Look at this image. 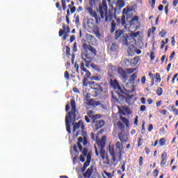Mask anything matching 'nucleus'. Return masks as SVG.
<instances>
[{
  "label": "nucleus",
  "mask_w": 178,
  "mask_h": 178,
  "mask_svg": "<svg viewBox=\"0 0 178 178\" xmlns=\"http://www.w3.org/2000/svg\"><path fill=\"white\" fill-rule=\"evenodd\" d=\"M81 143H83V147H86L87 144H88V139L86 136H84L83 138L81 136L78 137L77 147L79 151H82V155H83V156H87L88 155V149H87V147L83 149Z\"/></svg>",
  "instance_id": "nucleus-8"
},
{
  "label": "nucleus",
  "mask_w": 178,
  "mask_h": 178,
  "mask_svg": "<svg viewBox=\"0 0 178 178\" xmlns=\"http://www.w3.org/2000/svg\"><path fill=\"white\" fill-rule=\"evenodd\" d=\"M82 48L84 51L81 53V59L86 63V67H90V63L94 60L97 56V50L94 47L87 43H83Z\"/></svg>",
  "instance_id": "nucleus-2"
},
{
  "label": "nucleus",
  "mask_w": 178,
  "mask_h": 178,
  "mask_svg": "<svg viewBox=\"0 0 178 178\" xmlns=\"http://www.w3.org/2000/svg\"><path fill=\"white\" fill-rule=\"evenodd\" d=\"M117 73H118V74L120 75V77H121L122 79H124V80H126V79H127L126 70L124 71V70H123V68H122V67H119L117 69Z\"/></svg>",
  "instance_id": "nucleus-16"
},
{
  "label": "nucleus",
  "mask_w": 178,
  "mask_h": 178,
  "mask_svg": "<svg viewBox=\"0 0 178 178\" xmlns=\"http://www.w3.org/2000/svg\"><path fill=\"white\" fill-rule=\"evenodd\" d=\"M149 31H151L152 34H155V31H156V28L155 26H152V29H149Z\"/></svg>",
  "instance_id": "nucleus-54"
},
{
  "label": "nucleus",
  "mask_w": 178,
  "mask_h": 178,
  "mask_svg": "<svg viewBox=\"0 0 178 178\" xmlns=\"http://www.w3.org/2000/svg\"><path fill=\"white\" fill-rule=\"evenodd\" d=\"M81 74L84 76L85 78L90 79L91 77V72H90L86 67H84V63H81Z\"/></svg>",
  "instance_id": "nucleus-14"
},
{
  "label": "nucleus",
  "mask_w": 178,
  "mask_h": 178,
  "mask_svg": "<svg viewBox=\"0 0 178 178\" xmlns=\"http://www.w3.org/2000/svg\"><path fill=\"white\" fill-rule=\"evenodd\" d=\"M133 16V8L130 6H127L122 10V26H124L126 24V19L129 20L130 17Z\"/></svg>",
  "instance_id": "nucleus-9"
},
{
  "label": "nucleus",
  "mask_w": 178,
  "mask_h": 178,
  "mask_svg": "<svg viewBox=\"0 0 178 178\" xmlns=\"http://www.w3.org/2000/svg\"><path fill=\"white\" fill-rule=\"evenodd\" d=\"M87 26L90 29H94V19H88L87 21Z\"/></svg>",
  "instance_id": "nucleus-28"
},
{
  "label": "nucleus",
  "mask_w": 178,
  "mask_h": 178,
  "mask_svg": "<svg viewBox=\"0 0 178 178\" xmlns=\"http://www.w3.org/2000/svg\"><path fill=\"white\" fill-rule=\"evenodd\" d=\"M136 79H137V72L134 73L132 75L129 76V83L131 84H134V81H136Z\"/></svg>",
  "instance_id": "nucleus-25"
},
{
  "label": "nucleus",
  "mask_w": 178,
  "mask_h": 178,
  "mask_svg": "<svg viewBox=\"0 0 178 178\" xmlns=\"http://www.w3.org/2000/svg\"><path fill=\"white\" fill-rule=\"evenodd\" d=\"M139 20L140 19L138 18V16L135 15L134 17L131 18L130 24H140Z\"/></svg>",
  "instance_id": "nucleus-23"
},
{
  "label": "nucleus",
  "mask_w": 178,
  "mask_h": 178,
  "mask_svg": "<svg viewBox=\"0 0 178 178\" xmlns=\"http://www.w3.org/2000/svg\"><path fill=\"white\" fill-rule=\"evenodd\" d=\"M143 161H144V157L140 156L139 157V166H143V165H144L143 163Z\"/></svg>",
  "instance_id": "nucleus-51"
},
{
  "label": "nucleus",
  "mask_w": 178,
  "mask_h": 178,
  "mask_svg": "<svg viewBox=\"0 0 178 178\" xmlns=\"http://www.w3.org/2000/svg\"><path fill=\"white\" fill-rule=\"evenodd\" d=\"M73 52H77V42H74L72 47Z\"/></svg>",
  "instance_id": "nucleus-48"
},
{
  "label": "nucleus",
  "mask_w": 178,
  "mask_h": 178,
  "mask_svg": "<svg viewBox=\"0 0 178 178\" xmlns=\"http://www.w3.org/2000/svg\"><path fill=\"white\" fill-rule=\"evenodd\" d=\"M136 69L134 68H127L125 70V72L127 73V74H133V73H134Z\"/></svg>",
  "instance_id": "nucleus-33"
},
{
  "label": "nucleus",
  "mask_w": 178,
  "mask_h": 178,
  "mask_svg": "<svg viewBox=\"0 0 178 178\" xmlns=\"http://www.w3.org/2000/svg\"><path fill=\"white\" fill-rule=\"evenodd\" d=\"M63 30H60L59 32H58V35L59 37H62V35H63V34H65V33H66V26L65 25H63Z\"/></svg>",
  "instance_id": "nucleus-32"
},
{
  "label": "nucleus",
  "mask_w": 178,
  "mask_h": 178,
  "mask_svg": "<svg viewBox=\"0 0 178 178\" xmlns=\"http://www.w3.org/2000/svg\"><path fill=\"white\" fill-rule=\"evenodd\" d=\"M68 8L70 9V13L73 14L76 12V6H73L72 5H68Z\"/></svg>",
  "instance_id": "nucleus-40"
},
{
  "label": "nucleus",
  "mask_w": 178,
  "mask_h": 178,
  "mask_svg": "<svg viewBox=\"0 0 178 178\" xmlns=\"http://www.w3.org/2000/svg\"><path fill=\"white\" fill-rule=\"evenodd\" d=\"M156 79V83H161V74H159V73H156V76L155 78Z\"/></svg>",
  "instance_id": "nucleus-39"
},
{
  "label": "nucleus",
  "mask_w": 178,
  "mask_h": 178,
  "mask_svg": "<svg viewBox=\"0 0 178 178\" xmlns=\"http://www.w3.org/2000/svg\"><path fill=\"white\" fill-rule=\"evenodd\" d=\"M115 72H116V67L110 63L107 66V76L109 79L115 77Z\"/></svg>",
  "instance_id": "nucleus-12"
},
{
  "label": "nucleus",
  "mask_w": 178,
  "mask_h": 178,
  "mask_svg": "<svg viewBox=\"0 0 178 178\" xmlns=\"http://www.w3.org/2000/svg\"><path fill=\"white\" fill-rule=\"evenodd\" d=\"M74 40H76V36L74 35H71L70 38V42H73V41H74Z\"/></svg>",
  "instance_id": "nucleus-62"
},
{
  "label": "nucleus",
  "mask_w": 178,
  "mask_h": 178,
  "mask_svg": "<svg viewBox=\"0 0 178 178\" xmlns=\"http://www.w3.org/2000/svg\"><path fill=\"white\" fill-rule=\"evenodd\" d=\"M150 59L151 60H154L155 59V53H154V51L150 53Z\"/></svg>",
  "instance_id": "nucleus-55"
},
{
  "label": "nucleus",
  "mask_w": 178,
  "mask_h": 178,
  "mask_svg": "<svg viewBox=\"0 0 178 178\" xmlns=\"http://www.w3.org/2000/svg\"><path fill=\"white\" fill-rule=\"evenodd\" d=\"M89 87L91 88V90H95V97H98V94L104 92V89L102 88V86H101V85H99V83H97L95 81H89Z\"/></svg>",
  "instance_id": "nucleus-10"
},
{
  "label": "nucleus",
  "mask_w": 178,
  "mask_h": 178,
  "mask_svg": "<svg viewBox=\"0 0 178 178\" xmlns=\"http://www.w3.org/2000/svg\"><path fill=\"white\" fill-rule=\"evenodd\" d=\"M115 20L117 22L118 26H120V24L122 25V18H115Z\"/></svg>",
  "instance_id": "nucleus-56"
},
{
  "label": "nucleus",
  "mask_w": 178,
  "mask_h": 178,
  "mask_svg": "<svg viewBox=\"0 0 178 178\" xmlns=\"http://www.w3.org/2000/svg\"><path fill=\"white\" fill-rule=\"evenodd\" d=\"M156 0H149V3H152L151 6L152 8H155V2Z\"/></svg>",
  "instance_id": "nucleus-53"
},
{
  "label": "nucleus",
  "mask_w": 178,
  "mask_h": 178,
  "mask_svg": "<svg viewBox=\"0 0 178 178\" xmlns=\"http://www.w3.org/2000/svg\"><path fill=\"white\" fill-rule=\"evenodd\" d=\"M166 144V139H165L164 138H161L159 140V145H161V147H163V145H165Z\"/></svg>",
  "instance_id": "nucleus-37"
},
{
  "label": "nucleus",
  "mask_w": 178,
  "mask_h": 178,
  "mask_svg": "<svg viewBox=\"0 0 178 178\" xmlns=\"http://www.w3.org/2000/svg\"><path fill=\"white\" fill-rule=\"evenodd\" d=\"M92 170H94V166H91L90 168H88V170L83 174V177L85 178L91 177V175H92Z\"/></svg>",
  "instance_id": "nucleus-20"
},
{
  "label": "nucleus",
  "mask_w": 178,
  "mask_h": 178,
  "mask_svg": "<svg viewBox=\"0 0 178 178\" xmlns=\"http://www.w3.org/2000/svg\"><path fill=\"white\" fill-rule=\"evenodd\" d=\"M123 111L127 115H130L131 113V111H130V108H129V107H124L123 108Z\"/></svg>",
  "instance_id": "nucleus-43"
},
{
  "label": "nucleus",
  "mask_w": 178,
  "mask_h": 178,
  "mask_svg": "<svg viewBox=\"0 0 178 178\" xmlns=\"http://www.w3.org/2000/svg\"><path fill=\"white\" fill-rule=\"evenodd\" d=\"M99 13L101 19H105V22H111L113 19V11L109 10L108 12L106 0H102V3L99 5Z\"/></svg>",
  "instance_id": "nucleus-5"
},
{
  "label": "nucleus",
  "mask_w": 178,
  "mask_h": 178,
  "mask_svg": "<svg viewBox=\"0 0 178 178\" xmlns=\"http://www.w3.org/2000/svg\"><path fill=\"white\" fill-rule=\"evenodd\" d=\"M124 63L125 66H127V67L131 66V67H133V65H132L133 63H132L131 58H125L124 60Z\"/></svg>",
  "instance_id": "nucleus-31"
},
{
  "label": "nucleus",
  "mask_w": 178,
  "mask_h": 178,
  "mask_svg": "<svg viewBox=\"0 0 178 178\" xmlns=\"http://www.w3.org/2000/svg\"><path fill=\"white\" fill-rule=\"evenodd\" d=\"M92 120L93 127L95 130H99L105 126V121L104 120H98L102 118V115L95 114L90 116Z\"/></svg>",
  "instance_id": "nucleus-7"
},
{
  "label": "nucleus",
  "mask_w": 178,
  "mask_h": 178,
  "mask_svg": "<svg viewBox=\"0 0 178 178\" xmlns=\"http://www.w3.org/2000/svg\"><path fill=\"white\" fill-rule=\"evenodd\" d=\"M71 110L68 111L65 115V126L66 130L69 134L72 133V129L70 124L72 122L74 123L76 122V100L72 99L70 102Z\"/></svg>",
  "instance_id": "nucleus-3"
},
{
  "label": "nucleus",
  "mask_w": 178,
  "mask_h": 178,
  "mask_svg": "<svg viewBox=\"0 0 178 178\" xmlns=\"http://www.w3.org/2000/svg\"><path fill=\"white\" fill-rule=\"evenodd\" d=\"M168 161V153L164 152L161 154V162L160 163V165L161 168H163L165 165H166V162Z\"/></svg>",
  "instance_id": "nucleus-18"
},
{
  "label": "nucleus",
  "mask_w": 178,
  "mask_h": 178,
  "mask_svg": "<svg viewBox=\"0 0 178 178\" xmlns=\"http://www.w3.org/2000/svg\"><path fill=\"white\" fill-rule=\"evenodd\" d=\"M104 174L106 175V176H107V177L108 178H112V173L111 172H108L106 171H104Z\"/></svg>",
  "instance_id": "nucleus-58"
},
{
  "label": "nucleus",
  "mask_w": 178,
  "mask_h": 178,
  "mask_svg": "<svg viewBox=\"0 0 178 178\" xmlns=\"http://www.w3.org/2000/svg\"><path fill=\"white\" fill-rule=\"evenodd\" d=\"M123 143L122 142L118 141L115 143V145H109L108 146V152L111 156V159L113 162H116L118 161H120L122 159V151H123Z\"/></svg>",
  "instance_id": "nucleus-4"
},
{
  "label": "nucleus",
  "mask_w": 178,
  "mask_h": 178,
  "mask_svg": "<svg viewBox=\"0 0 178 178\" xmlns=\"http://www.w3.org/2000/svg\"><path fill=\"white\" fill-rule=\"evenodd\" d=\"M124 5H126L124 1L118 0L117 2L115 3V8L116 9H122V8H124Z\"/></svg>",
  "instance_id": "nucleus-22"
},
{
  "label": "nucleus",
  "mask_w": 178,
  "mask_h": 178,
  "mask_svg": "<svg viewBox=\"0 0 178 178\" xmlns=\"http://www.w3.org/2000/svg\"><path fill=\"white\" fill-rule=\"evenodd\" d=\"M169 108H171L170 111H172L175 115L178 116V108H175V106H170Z\"/></svg>",
  "instance_id": "nucleus-35"
},
{
  "label": "nucleus",
  "mask_w": 178,
  "mask_h": 178,
  "mask_svg": "<svg viewBox=\"0 0 178 178\" xmlns=\"http://www.w3.org/2000/svg\"><path fill=\"white\" fill-rule=\"evenodd\" d=\"M138 34H139L138 32L129 34V35H130V40H133V38H136V37L138 36Z\"/></svg>",
  "instance_id": "nucleus-41"
},
{
  "label": "nucleus",
  "mask_w": 178,
  "mask_h": 178,
  "mask_svg": "<svg viewBox=\"0 0 178 178\" xmlns=\"http://www.w3.org/2000/svg\"><path fill=\"white\" fill-rule=\"evenodd\" d=\"M156 92L157 95H159V97H161V95H162V94H163V90H162V88L159 87L157 88Z\"/></svg>",
  "instance_id": "nucleus-38"
},
{
  "label": "nucleus",
  "mask_w": 178,
  "mask_h": 178,
  "mask_svg": "<svg viewBox=\"0 0 178 178\" xmlns=\"http://www.w3.org/2000/svg\"><path fill=\"white\" fill-rule=\"evenodd\" d=\"M66 48V56H70V47L69 46H65Z\"/></svg>",
  "instance_id": "nucleus-46"
},
{
  "label": "nucleus",
  "mask_w": 178,
  "mask_h": 178,
  "mask_svg": "<svg viewBox=\"0 0 178 178\" xmlns=\"http://www.w3.org/2000/svg\"><path fill=\"white\" fill-rule=\"evenodd\" d=\"M90 161H86V162H85L84 163H83V167H85V168H88V166H90Z\"/></svg>",
  "instance_id": "nucleus-64"
},
{
  "label": "nucleus",
  "mask_w": 178,
  "mask_h": 178,
  "mask_svg": "<svg viewBox=\"0 0 178 178\" xmlns=\"http://www.w3.org/2000/svg\"><path fill=\"white\" fill-rule=\"evenodd\" d=\"M175 44H176V41L175 40V36L171 38V44L172 47H175Z\"/></svg>",
  "instance_id": "nucleus-57"
},
{
  "label": "nucleus",
  "mask_w": 178,
  "mask_h": 178,
  "mask_svg": "<svg viewBox=\"0 0 178 178\" xmlns=\"http://www.w3.org/2000/svg\"><path fill=\"white\" fill-rule=\"evenodd\" d=\"M117 126L118 129L121 130V131H124V129H126V127H124V124H123V122H122V121L117 122Z\"/></svg>",
  "instance_id": "nucleus-30"
},
{
  "label": "nucleus",
  "mask_w": 178,
  "mask_h": 178,
  "mask_svg": "<svg viewBox=\"0 0 178 178\" xmlns=\"http://www.w3.org/2000/svg\"><path fill=\"white\" fill-rule=\"evenodd\" d=\"M83 85L84 86V87H88V86H90V81H88V78L84 77L83 81Z\"/></svg>",
  "instance_id": "nucleus-36"
},
{
  "label": "nucleus",
  "mask_w": 178,
  "mask_h": 178,
  "mask_svg": "<svg viewBox=\"0 0 178 178\" xmlns=\"http://www.w3.org/2000/svg\"><path fill=\"white\" fill-rule=\"evenodd\" d=\"M64 77H65V80H69V79H70V77L69 76V72H67V71L65 72Z\"/></svg>",
  "instance_id": "nucleus-49"
},
{
  "label": "nucleus",
  "mask_w": 178,
  "mask_h": 178,
  "mask_svg": "<svg viewBox=\"0 0 178 178\" xmlns=\"http://www.w3.org/2000/svg\"><path fill=\"white\" fill-rule=\"evenodd\" d=\"M99 150H100V156L102 161H105L103 163L104 165H109V157L105 152V146L106 145V136H104L102 137L101 140L96 141Z\"/></svg>",
  "instance_id": "nucleus-6"
},
{
  "label": "nucleus",
  "mask_w": 178,
  "mask_h": 178,
  "mask_svg": "<svg viewBox=\"0 0 178 178\" xmlns=\"http://www.w3.org/2000/svg\"><path fill=\"white\" fill-rule=\"evenodd\" d=\"M56 7L58 9L59 12H62V8L60 7V3L59 2L56 3Z\"/></svg>",
  "instance_id": "nucleus-52"
},
{
  "label": "nucleus",
  "mask_w": 178,
  "mask_h": 178,
  "mask_svg": "<svg viewBox=\"0 0 178 178\" xmlns=\"http://www.w3.org/2000/svg\"><path fill=\"white\" fill-rule=\"evenodd\" d=\"M92 17L95 19L96 23H99L101 18L98 17V14H97L96 11H93L91 14Z\"/></svg>",
  "instance_id": "nucleus-29"
},
{
  "label": "nucleus",
  "mask_w": 178,
  "mask_h": 178,
  "mask_svg": "<svg viewBox=\"0 0 178 178\" xmlns=\"http://www.w3.org/2000/svg\"><path fill=\"white\" fill-rule=\"evenodd\" d=\"M86 161L91 163V154L88 153V155L86 156Z\"/></svg>",
  "instance_id": "nucleus-50"
},
{
  "label": "nucleus",
  "mask_w": 178,
  "mask_h": 178,
  "mask_svg": "<svg viewBox=\"0 0 178 178\" xmlns=\"http://www.w3.org/2000/svg\"><path fill=\"white\" fill-rule=\"evenodd\" d=\"M140 102L141 104H143V105H145V102H147V99H145V97H141Z\"/></svg>",
  "instance_id": "nucleus-59"
},
{
  "label": "nucleus",
  "mask_w": 178,
  "mask_h": 178,
  "mask_svg": "<svg viewBox=\"0 0 178 178\" xmlns=\"http://www.w3.org/2000/svg\"><path fill=\"white\" fill-rule=\"evenodd\" d=\"M130 35L129 33H124L120 38V42L124 45V47H129V41H130Z\"/></svg>",
  "instance_id": "nucleus-13"
},
{
  "label": "nucleus",
  "mask_w": 178,
  "mask_h": 178,
  "mask_svg": "<svg viewBox=\"0 0 178 178\" xmlns=\"http://www.w3.org/2000/svg\"><path fill=\"white\" fill-rule=\"evenodd\" d=\"M169 12V4H167L165 6V15H168Z\"/></svg>",
  "instance_id": "nucleus-60"
},
{
  "label": "nucleus",
  "mask_w": 178,
  "mask_h": 178,
  "mask_svg": "<svg viewBox=\"0 0 178 178\" xmlns=\"http://www.w3.org/2000/svg\"><path fill=\"white\" fill-rule=\"evenodd\" d=\"M90 80H95V81H101V77L98 76H92L90 79Z\"/></svg>",
  "instance_id": "nucleus-45"
},
{
  "label": "nucleus",
  "mask_w": 178,
  "mask_h": 178,
  "mask_svg": "<svg viewBox=\"0 0 178 178\" xmlns=\"http://www.w3.org/2000/svg\"><path fill=\"white\" fill-rule=\"evenodd\" d=\"M81 129L82 131H84L86 130V127L84 126V122H83V120H79L78 122L74 123V127L72 131L74 133L76 130H78V129Z\"/></svg>",
  "instance_id": "nucleus-15"
},
{
  "label": "nucleus",
  "mask_w": 178,
  "mask_h": 178,
  "mask_svg": "<svg viewBox=\"0 0 178 178\" xmlns=\"http://www.w3.org/2000/svg\"><path fill=\"white\" fill-rule=\"evenodd\" d=\"M158 175H159V170H158V169H155L153 171V176H154V177H158Z\"/></svg>",
  "instance_id": "nucleus-47"
},
{
  "label": "nucleus",
  "mask_w": 178,
  "mask_h": 178,
  "mask_svg": "<svg viewBox=\"0 0 178 178\" xmlns=\"http://www.w3.org/2000/svg\"><path fill=\"white\" fill-rule=\"evenodd\" d=\"M75 24L76 26H80V15H77L75 19Z\"/></svg>",
  "instance_id": "nucleus-44"
},
{
  "label": "nucleus",
  "mask_w": 178,
  "mask_h": 178,
  "mask_svg": "<svg viewBox=\"0 0 178 178\" xmlns=\"http://www.w3.org/2000/svg\"><path fill=\"white\" fill-rule=\"evenodd\" d=\"M119 44L115 41L108 44L107 50L110 54H118L119 52Z\"/></svg>",
  "instance_id": "nucleus-11"
},
{
  "label": "nucleus",
  "mask_w": 178,
  "mask_h": 178,
  "mask_svg": "<svg viewBox=\"0 0 178 178\" xmlns=\"http://www.w3.org/2000/svg\"><path fill=\"white\" fill-rule=\"evenodd\" d=\"M124 33V31L123 30H117L115 31V40H119V38H120V37H122V35H123V34Z\"/></svg>",
  "instance_id": "nucleus-24"
},
{
  "label": "nucleus",
  "mask_w": 178,
  "mask_h": 178,
  "mask_svg": "<svg viewBox=\"0 0 178 178\" xmlns=\"http://www.w3.org/2000/svg\"><path fill=\"white\" fill-rule=\"evenodd\" d=\"M154 129V125L152 124H150L147 128L148 131H152V129Z\"/></svg>",
  "instance_id": "nucleus-63"
},
{
  "label": "nucleus",
  "mask_w": 178,
  "mask_h": 178,
  "mask_svg": "<svg viewBox=\"0 0 178 178\" xmlns=\"http://www.w3.org/2000/svg\"><path fill=\"white\" fill-rule=\"evenodd\" d=\"M118 138L121 143H127L129 140L127 136L122 132L118 133Z\"/></svg>",
  "instance_id": "nucleus-19"
},
{
  "label": "nucleus",
  "mask_w": 178,
  "mask_h": 178,
  "mask_svg": "<svg viewBox=\"0 0 178 178\" xmlns=\"http://www.w3.org/2000/svg\"><path fill=\"white\" fill-rule=\"evenodd\" d=\"M116 30V22L113 20L111 22V33H113Z\"/></svg>",
  "instance_id": "nucleus-34"
},
{
  "label": "nucleus",
  "mask_w": 178,
  "mask_h": 178,
  "mask_svg": "<svg viewBox=\"0 0 178 178\" xmlns=\"http://www.w3.org/2000/svg\"><path fill=\"white\" fill-rule=\"evenodd\" d=\"M127 52L129 56H134L136 55V46L131 44L128 47Z\"/></svg>",
  "instance_id": "nucleus-17"
},
{
  "label": "nucleus",
  "mask_w": 178,
  "mask_h": 178,
  "mask_svg": "<svg viewBox=\"0 0 178 178\" xmlns=\"http://www.w3.org/2000/svg\"><path fill=\"white\" fill-rule=\"evenodd\" d=\"M132 60V67H134L135 66L137 65L138 62L140 61V56H136L134 59H131Z\"/></svg>",
  "instance_id": "nucleus-26"
},
{
  "label": "nucleus",
  "mask_w": 178,
  "mask_h": 178,
  "mask_svg": "<svg viewBox=\"0 0 178 178\" xmlns=\"http://www.w3.org/2000/svg\"><path fill=\"white\" fill-rule=\"evenodd\" d=\"M86 38L88 44H92L95 41V37L90 33L86 35Z\"/></svg>",
  "instance_id": "nucleus-21"
},
{
  "label": "nucleus",
  "mask_w": 178,
  "mask_h": 178,
  "mask_svg": "<svg viewBox=\"0 0 178 178\" xmlns=\"http://www.w3.org/2000/svg\"><path fill=\"white\" fill-rule=\"evenodd\" d=\"M109 83L111 88L113 90H118L120 91V92H115V93H111L112 98L115 102H122V101H124V99L127 101L128 99L130 100L133 98V95H130L129 93H126L124 92L123 88H122V86H120L119 81H118V79L110 78Z\"/></svg>",
  "instance_id": "nucleus-1"
},
{
  "label": "nucleus",
  "mask_w": 178,
  "mask_h": 178,
  "mask_svg": "<svg viewBox=\"0 0 178 178\" xmlns=\"http://www.w3.org/2000/svg\"><path fill=\"white\" fill-rule=\"evenodd\" d=\"M147 81V78L145 77V76H143L142 78H141V83L142 84H145V81Z\"/></svg>",
  "instance_id": "nucleus-61"
},
{
  "label": "nucleus",
  "mask_w": 178,
  "mask_h": 178,
  "mask_svg": "<svg viewBox=\"0 0 178 178\" xmlns=\"http://www.w3.org/2000/svg\"><path fill=\"white\" fill-rule=\"evenodd\" d=\"M159 35L162 38H165V37H166V31L162 29L161 31H160Z\"/></svg>",
  "instance_id": "nucleus-42"
},
{
  "label": "nucleus",
  "mask_w": 178,
  "mask_h": 178,
  "mask_svg": "<svg viewBox=\"0 0 178 178\" xmlns=\"http://www.w3.org/2000/svg\"><path fill=\"white\" fill-rule=\"evenodd\" d=\"M120 119L123 122V123L125 124L126 127H129V119L126 118L125 117H120Z\"/></svg>",
  "instance_id": "nucleus-27"
}]
</instances>
